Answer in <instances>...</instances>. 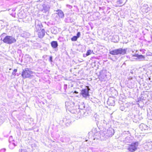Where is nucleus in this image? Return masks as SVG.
<instances>
[{"instance_id": "nucleus-1", "label": "nucleus", "mask_w": 152, "mask_h": 152, "mask_svg": "<svg viewBox=\"0 0 152 152\" xmlns=\"http://www.w3.org/2000/svg\"><path fill=\"white\" fill-rule=\"evenodd\" d=\"M127 49H123L122 48H119L110 51L109 53L113 55H118L119 54L124 55L126 52Z\"/></svg>"}, {"instance_id": "nucleus-2", "label": "nucleus", "mask_w": 152, "mask_h": 152, "mask_svg": "<svg viewBox=\"0 0 152 152\" xmlns=\"http://www.w3.org/2000/svg\"><path fill=\"white\" fill-rule=\"evenodd\" d=\"M138 145V142H132L129 145L127 149L129 152H134L137 150Z\"/></svg>"}, {"instance_id": "nucleus-3", "label": "nucleus", "mask_w": 152, "mask_h": 152, "mask_svg": "<svg viewBox=\"0 0 152 152\" xmlns=\"http://www.w3.org/2000/svg\"><path fill=\"white\" fill-rule=\"evenodd\" d=\"M33 72L30 70L28 68H26L23 70L22 73V76L24 78H29L33 76Z\"/></svg>"}, {"instance_id": "nucleus-4", "label": "nucleus", "mask_w": 152, "mask_h": 152, "mask_svg": "<svg viewBox=\"0 0 152 152\" xmlns=\"http://www.w3.org/2000/svg\"><path fill=\"white\" fill-rule=\"evenodd\" d=\"M3 41L5 43L11 44L15 42L16 40L14 37L12 36H7L4 38Z\"/></svg>"}, {"instance_id": "nucleus-5", "label": "nucleus", "mask_w": 152, "mask_h": 152, "mask_svg": "<svg viewBox=\"0 0 152 152\" xmlns=\"http://www.w3.org/2000/svg\"><path fill=\"white\" fill-rule=\"evenodd\" d=\"M75 103L71 100L65 102V106L67 108L70 110H72L74 109Z\"/></svg>"}, {"instance_id": "nucleus-6", "label": "nucleus", "mask_w": 152, "mask_h": 152, "mask_svg": "<svg viewBox=\"0 0 152 152\" xmlns=\"http://www.w3.org/2000/svg\"><path fill=\"white\" fill-rule=\"evenodd\" d=\"M42 25L39 20H37L35 21V30L37 31H39L41 30V28Z\"/></svg>"}, {"instance_id": "nucleus-7", "label": "nucleus", "mask_w": 152, "mask_h": 152, "mask_svg": "<svg viewBox=\"0 0 152 152\" xmlns=\"http://www.w3.org/2000/svg\"><path fill=\"white\" fill-rule=\"evenodd\" d=\"M89 90L90 89L89 88H86L83 89L81 91L80 94L83 96V97L86 98L87 96H89Z\"/></svg>"}, {"instance_id": "nucleus-8", "label": "nucleus", "mask_w": 152, "mask_h": 152, "mask_svg": "<svg viewBox=\"0 0 152 152\" xmlns=\"http://www.w3.org/2000/svg\"><path fill=\"white\" fill-rule=\"evenodd\" d=\"M143 146L146 150H149L152 148V142H146L143 144Z\"/></svg>"}, {"instance_id": "nucleus-9", "label": "nucleus", "mask_w": 152, "mask_h": 152, "mask_svg": "<svg viewBox=\"0 0 152 152\" xmlns=\"http://www.w3.org/2000/svg\"><path fill=\"white\" fill-rule=\"evenodd\" d=\"M114 129L112 128H109L107 129L106 133L105 134L107 136L111 137L114 134Z\"/></svg>"}, {"instance_id": "nucleus-10", "label": "nucleus", "mask_w": 152, "mask_h": 152, "mask_svg": "<svg viewBox=\"0 0 152 152\" xmlns=\"http://www.w3.org/2000/svg\"><path fill=\"white\" fill-rule=\"evenodd\" d=\"M139 128L142 132H144L148 129V126L145 124H142L140 125Z\"/></svg>"}, {"instance_id": "nucleus-11", "label": "nucleus", "mask_w": 152, "mask_h": 152, "mask_svg": "<svg viewBox=\"0 0 152 152\" xmlns=\"http://www.w3.org/2000/svg\"><path fill=\"white\" fill-rule=\"evenodd\" d=\"M107 104L110 106H114L115 104V101L113 99H108L107 101Z\"/></svg>"}, {"instance_id": "nucleus-12", "label": "nucleus", "mask_w": 152, "mask_h": 152, "mask_svg": "<svg viewBox=\"0 0 152 152\" xmlns=\"http://www.w3.org/2000/svg\"><path fill=\"white\" fill-rule=\"evenodd\" d=\"M56 13L58 14L59 16L61 18H63L64 17V14L63 12L61 10H58L56 11Z\"/></svg>"}, {"instance_id": "nucleus-13", "label": "nucleus", "mask_w": 152, "mask_h": 152, "mask_svg": "<svg viewBox=\"0 0 152 152\" xmlns=\"http://www.w3.org/2000/svg\"><path fill=\"white\" fill-rule=\"evenodd\" d=\"M38 34L39 37H43L45 34V30L43 29L42 30H40L38 32Z\"/></svg>"}, {"instance_id": "nucleus-14", "label": "nucleus", "mask_w": 152, "mask_h": 152, "mask_svg": "<svg viewBox=\"0 0 152 152\" xmlns=\"http://www.w3.org/2000/svg\"><path fill=\"white\" fill-rule=\"evenodd\" d=\"M148 116L149 119L152 120V109H149L147 110Z\"/></svg>"}, {"instance_id": "nucleus-15", "label": "nucleus", "mask_w": 152, "mask_h": 152, "mask_svg": "<svg viewBox=\"0 0 152 152\" xmlns=\"http://www.w3.org/2000/svg\"><path fill=\"white\" fill-rule=\"evenodd\" d=\"M51 45L52 47L53 48H56L58 46V44L57 42L56 41H53L51 42Z\"/></svg>"}, {"instance_id": "nucleus-16", "label": "nucleus", "mask_w": 152, "mask_h": 152, "mask_svg": "<svg viewBox=\"0 0 152 152\" xmlns=\"http://www.w3.org/2000/svg\"><path fill=\"white\" fill-rule=\"evenodd\" d=\"M49 10V8L48 6L45 5L43 6V9L42 10V11L43 12L46 13Z\"/></svg>"}, {"instance_id": "nucleus-17", "label": "nucleus", "mask_w": 152, "mask_h": 152, "mask_svg": "<svg viewBox=\"0 0 152 152\" xmlns=\"http://www.w3.org/2000/svg\"><path fill=\"white\" fill-rule=\"evenodd\" d=\"M137 57L138 59H140L141 60H144L145 58L144 56L142 55H139L138 54H136L134 55H133L132 57Z\"/></svg>"}, {"instance_id": "nucleus-18", "label": "nucleus", "mask_w": 152, "mask_h": 152, "mask_svg": "<svg viewBox=\"0 0 152 152\" xmlns=\"http://www.w3.org/2000/svg\"><path fill=\"white\" fill-rule=\"evenodd\" d=\"M143 12H148V8H143V7L141 8Z\"/></svg>"}, {"instance_id": "nucleus-19", "label": "nucleus", "mask_w": 152, "mask_h": 152, "mask_svg": "<svg viewBox=\"0 0 152 152\" xmlns=\"http://www.w3.org/2000/svg\"><path fill=\"white\" fill-rule=\"evenodd\" d=\"M77 37L76 36H74L71 38V40L72 41H75L77 40Z\"/></svg>"}, {"instance_id": "nucleus-20", "label": "nucleus", "mask_w": 152, "mask_h": 152, "mask_svg": "<svg viewBox=\"0 0 152 152\" xmlns=\"http://www.w3.org/2000/svg\"><path fill=\"white\" fill-rule=\"evenodd\" d=\"M101 124H103L104 126H105V125H107V122L104 120H101Z\"/></svg>"}, {"instance_id": "nucleus-21", "label": "nucleus", "mask_w": 152, "mask_h": 152, "mask_svg": "<svg viewBox=\"0 0 152 152\" xmlns=\"http://www.w3.org/2000/svg\"><path fill=\"white\" fill-rule=\"evenodd\" d=\"M91 54V51L90 50H88L86 53V55L88 56Z\"/></svg>"}, {"instance_id": "nucleus-22", "label": "nucleus", "mask_w": 152, "mask_h": 152, "mask_svg": "<svg viewBox=\"0 0 152 152\" xmlns=\"http://www.w3.org/2000/svg\"><path fill=\"white\" fill-rule=\"evenodd\" d=\"M17 69H14L12 72V74L13 75H15V73L16 72H17Z\"/></svg>"}, {"instance_id": "nucleus-23", "label": "nucleus", "mask_w": 152, "mask_h": 152, "mask_svg": "<svg viewBox=\"0 0 152 152\" xmlns=\"http://www.w3.org/2000/svg\"><path fill=\"white\" fill-rule=\"evenodd\" d=\"M80 32H78L77 33L76 36L77 37V38H79L80 37Z\"/></svg>"}, {"instance_id": "nucleus-24", "label": "nucleus", "mask_w": 152, "mask_h": 152, "mask_svg": "<svg viewBox=\"0 0 152 152\" xmlns=\"http://www.w3.org/2000/svg\"><path fill=\"white\" fill-rule=\"evenodd\" d=\"M49 61L51 62H52L53 61H52V56H50V58H49Z\"/></svg>"}, {"instance_id": "nucleus-25", "label": "nucleus", "mask_w": 152, "mask_h": 152, "mask_svg": "<svg viewBox=\"0 0 152 152\" xmlns=\"http://www.w3.org/2000/svg\"><path fill=\"white\" fill-rule=\"evenodd\" d=\"M66 6L67 7H69V9H71L72 8V6L69 5L67 4Z\"/></svg>"}, {"instance_id": "nucleus-26", "label": "nucleus", "mask_w": 152, "mask_h": 152, "mask_svg": "<svg viewBox=\"0 0 152 152\" xmlns=\"http://www.w3.org/2000/svg\"><path fill=\"white\" fill-rule=\"evenodd\" d=\"M129 138H129V137H126V139H125V141H126L127 142H128L129 141H127V140H129Z\"/></svg>"}, {"instance_id": "nucleus-27", "label": "nucleus", "mask_w": 152, "mask_h": 152, "mask_svg": "<svg viewBox=\"0 0 152 152\" xmlns=\"http://www.w3.org/2000/svg\"><path fill=\"white\" fill-rule=\"evenodd\" d=\"M5 149H3L1 150L2 151H3L4 152L5 151Z\"/></svg>"}, {"instance_id": "nucleus-28", "label": "nucleus", "mask_w": 152, "mask_h": 152, "mask_svg": "<svg viewBox=\"0 0 152 152\" xmlns=\"http://www.w3.org/2000/svg\"><path fill=\"white\" fill-rule=\"evenodd\" d=\"M74 92H75V93H76V94L78 93V92L77 91H75Z\"/></svg>"}, {"instance_id": "nucleus-29", "label": "nucleus", "mask_w": 152, "mask_h": 152, "mask_svg": "<svg viewBox=\"0 0 152 152\" xmlns=\"http://www.w3.org/2000/svg\"><path fill=\"white\" fill-rule=\"evenodd\" d=\"M12 144H13V145H14V146H15L16 145H15V144L14 143H13H13H12Z\"/></svg>"}, {"instance_id": "nucleus-30", "label": "nucleus", "mask_w": 152, "mask_h": 152, "mask_svg": "<svg viewBox=\"0 0 152 152\" xmlns=\"http://www.w3.org/2000/svg\"><path fill=\"white\" fill-rule=\"evenodd\" d=\"M148 80H151V78H150V77H149L148 78Z\"/></svg>"}, {"instance_id": "nucleus-31", "label": "nucleus", "mask_w": 152, "mask_h": 152, "mask_svg": "<svg viewBox=\"0 0 152 152\" xmlns=\"http://www.w3.org/2000/svg\"><path fill=\"white\" fill-rule=\"evenodd\" d=\"M77 110H78V111H80V109H77Z\"/></svg>"}, {"instance_id": "nucleus-32", "label": "nucleus", "mask_w": 152, "mask_h": 152, "mask_svg": "<svg viewBox=\"0 0 152 152\" xmlns=\"http://www.w3.org/2000/svg\"><path fill=\"white\" fill-rule=\"evenodd\" d=\"M53 33H54V34H56V32H53Z\"/></svg>"}, {"instance_id": "nucleus-33", "label": "nucleus", "mask_w": 152, "mask_h": 152, "mask_svg": "<svg viewBox=\"0 0 152 152\" xmlns=\"http://www.w3.org/2000/svg\"><path fill=\"white\" fill-rule=\"evenodd\" d=\"M73 113H75V112H73Z\"/></svg>"}]
</instances>
